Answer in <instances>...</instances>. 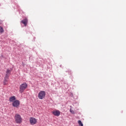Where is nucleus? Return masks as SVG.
Here are the masks:
<instances>
[{
	"label": "nucleus",
	"mask_w": 126,
	"mask_h": 126,
	"mask_svg": "<svg viewBox=\"0 0 126 126\" xmlns=\"http://www.w3.org/2000/svg\"><path fill=\"white\" fill-rule=\"evenodd\" d=\"M27 87H28V85H27V83H24L22 84L19 87V91L20 93H23V92H24V91L26 89V88H27Z\"/></svg>",
	"instance_id": "1"
},
{
	"label": "nucleus",
	"mask_w": 126,
	"mask_h": 126,
	"mask_svg": "<svg viewBox=\"0 0 126 126\" xmlns=\"http://www.w3.org/2000/svg\"><path fill=\"white\" fill-rule=\"evenodd\" d=\"M14 118L17 124H21V123H22V118H21L20 115L16 114Z\"/></svg>",
	"instance_id": "2"
},
{
	"label": "nucleus",
	"mask_w": 126,
	"mask_h": 126,
	"mask_svg": "<svg viewBox=\"0 0 126 126\" xmlns=\"http://www.w3.org/2000/svg\"><path fill=\"white\" fill-rule=\"evenodd\" d=\"M45 96H46V93L45 91H41L39 93L38 97L40 100H43Z\"/></svg>",
	"instance_id": "3"
},
{
	"label": "nucleus",
	"mask_w": 126,
	"mask_h": 126,
	"mask_svg": "<svg viewBox=\"0 0 126 126\" xmlns=\"http://www.w3.org/2000/svg\"><path fill=\"white\" fill-rule=\"evenodd\" d=\"M12 105L13 107H15V108H18L19 105H20V101L18 100H16L13 102Z\"/></svg>",
	"instance_id": "4"
},
{
	"label": "nucleus",
	"mask_w": 126,
	"mask_h": 126,
	"mask_svg": "<svg viewBox=\"0 0 126 126\" xmlns=\"http://www.w3.org/2000/svg\"><path fill=\"white\" fill-rule=\"evenodd\" d=\"M30 123L32 125H36L37 124V119L33 117H31L30 118Z\"/></svg>",
	"instance_id": "5"
},
{
	"label": "nucleus",
	"mask_w": 126,
	"mask_h": 126,
	"mask_svg": "<svg viewBox=\"0 0 126 126\" xmlns=\"http://www.w3.org/2000/svg\"><path fill=\"white\" fill-rule=\"evenodd\" d=\"M8 81V75H7V74H5L4 79L3 81V85H6L7 84V82Z\"/></svg>",
	"instance_id": "6"
},
{
	"label": "nucleus",
	"mask_w": 126,
	"mask_h": 126,
	"mask_svg": "<svg viewBox=\"0 0 126 126\" xmlns=\"http://www.w3.org/2000/svg\"><path fill=\"white\" fill-rule=\"evenodd\" d=\"M52 114L56 117H59L61 115V112L59 110H55L52 112Z\"/></svg>",
	"instance_id": "7"
},
{
	"label": "nucleus",
	"mask_w": 126,
	"mask_h": 126,
	"mask_svg": "<svg viewBox=\"0 0 126 126\" xmlns=\"http://www.w3.org/2000/svg\"><path fill=\"white\" fill-rule=\"evenodd\" d=\"M22 23L25 25V26H26L27 25V24L28 23V20L27 18H25L24 20H23L21 21Z\"/></svg>",
	"instance_id": "8"
},
{
	"label": "nucleus",
	"mask_w": 126,
	"mask_h": 126,
	"mask_svg": "<svg viewBox=\"0 0 126 126\" xmlns=\"http://www.w3.org/2000/svg\"><path fill=\"white\" fill-rule=\"evenodd\" d=\"M15 100H16L15 96H13L9 97V101H10V102H13V101H16Z\"/></svg>",
	"instance_id": "9"
},
{
	"label": "nucleus",
	"mask_w": 126,
	"mask_h": 126,
	"mask_svg": "<svg viewBox=\"0 0 126 126\" xmlns=\"http://www.w3.org/2000/svg\"><path fill=\"white\" fill-rule=\"evenodd\" d=\"M78 124L79 126H83V124H82V122L80 120L78 121Z\"/></svg>",
	"instance_id": "10"
},
{
	"label": "nucleus",
	"mask_w": 126,
	"mask_h": 126,
	"mask_svg": "<svg viewBox=\"0 0 126 126\" xmlns=\"http://www.w3.org/2000/svg\"><path fill=\"white\" fill-rule=\"evenodd\" d=\"M10 72H11V71L8 69L6 71V74H7V75H8V74H10Z\"/></svg>",
	"instance_id": "11"
},
{
	"label": "nucleus",
	"mask_w": 126,
	"mask_h": 126,
	"mask_svg": "<svg viewBox=\"0 0 126 126\" xmlns=\"http://www.w3.org/2000/svg\"><path fill=\"white\" fill-rule=\"evenodd\" d=\"M0 33H3V28L1 27H0Z\"/></svg>",
	"instance_id": "12"
},
{
	"label": "nucleus",
	"mask_w": 126,
	"mask_h": 126,
	"mask_svg": "<svg viewBox=\"0 0 126 126\" xmlns=\"http://www.w3.org/2000/svg\"><path fill=\"white\" fill-rule=\"evenodd\" d=\"M70 113H71V114H75L74 111H73L71 109H70Z\"/></svg>",
	"instance_id": "13"
}]
</instances>
